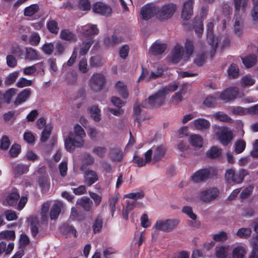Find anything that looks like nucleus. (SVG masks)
<instances>
[{"mask_svg": "<svg viewBox=\"0 0 258 258\" xmlns=\"http://www.w3.org/2000/svg\"><path fill=\"white\" fill-rule=\"evenodd\" d=\"M177 83L174 82L168 85L161 88L158 92L149 97L145 101L146 105L144 107H158L164 104L166 96L169 93L176 90Z\"/></svg>", "mask_w": 258, "mask_h": 258, "instance_id": "nucleus-1", "label": "nucleus"}, {"mask_svg": "<svg viewBox=\"0 0 258 258\" xmlns=\"http://www.w3.org/2000/svg\"><path fill=\"white\" fill-rule=\"evenodd\" d=\"M74 132L76 138L73 139L68 136L64 140L65 148L69 152H73L76 148L83 147L85 144L83 138L86 134L83 127L79 124H76L74 127Z\"/></svg>", "mask_w": 258, "mask_h": 258, "instance_id": "nucleus-2", "label": "nucleus"}, {"mask_svg": "<svg viewBox=\"0 0 258 258\" xmlns=\"http://www.w3.org/2000/svg\"><path fill=\"white\" fill-rule=\"evenodd\" d=\"M185 52H184L182 46L176 44L172 51L170 56V60L174 63H177L181 60L185 61L192 54L194 46L192 42L186 40L185 44Z\"/></svg>", "mask_w": 258, "mask_h": 258, "instance_id": "nucleus-3", "label": "nucleus"}, {"mask_svg": "<svg viewBox=\"0 0 258 258\" xmlns=\"http://www.w3.org/2000/svg\"><path fill=\"white\" fill-rule=\"evenodd\" d=\"M179 223V220L176 219H169L167 220H158L152 228V235H157L156 230L164 232H170L176 228Z\"/></svg>", "mask_w": 258, "mask_h": 258, "instance_id": "nucleus-4", "label": "nucleus"}, {"mask_svg": "<svg viewBox=\"0 0 258 258\" xmlns=\"http://www.w3.org/2000/svg\"><path fill=\"white\" fill-rule=\"evenodd\" d=\"M213 130L214 135L224 145L228 144L233 138L231 131L227 127L215 124L213 126Z\"/></svg>", "mask_w": 258, "mask_h": 258, "instance_id": "nucleus-5", "label": "nucleus"}, {"mask_svg": "<svg viewBox=\"0 0 258 258\" xmlns=\"http://www.w3.org/2000/svg\"><path fill=\"white\" fill-rule=\"evenodd\" d=\"M166 152V148L163 145L153 147L145 153V158L147 161L158 162L164 158Z\"/></svg>", "mask_w": 258, "mask_h": 258, "instance_id": "nucleus-6", "label": "nucleus"}, {"mask_svg": "<svg viewBox=\"0 0 258 258\" xmlns=\"http://www.w3.org/2000/svg\"><path fill=\"white\" fill-rule=\"evenodd\" d=\"M219 190L217 187H210L202 190L198 198L201 201L210 203L218 197Z\"/></svg>", "mask_w": 258, "mask_h": 258, "instance_id": "nucleus-7", "label": "nucleus"}, {"mask_svg": "<svg viewBox=\"0 0 258 258\" xmlns=\"http://www.w3.org/2000/svg\"><path fill=\"white\" fill-rule=\"evenodd\" d=\"M248 174V172L244 169H240L235 173L233 169H227L225 173V178L228 182H233L235 183H241L244 177Z\"/></svg>", "mask_w": 258, "mask_h": 258, "instance_id": "nucleus-8", "label": "nucleus"}, {"mask_svg": "<svg viewBox=\"0 0 258 258\" xmlns=\"http://www.w3.org/2000/svg\"><path fill=\"white\" fill-rule=\"evenodd\" d=\"M76 31L77 33L87 39L91 38L92 40L93 37L97 35L99 32L97 25L91 23L83 26H78Z\"/></svg>", "mask_w": 258, "mask_h": 258, "instance_id": "nucleus-9", "label": "nucleus"}, {"mask_svg": "<svg viewBox=\"0 0 258 258\" xmlns=\"http://www.w3.org/2000/svg\"><path fill=\"white\" fill-rule=\"evenodd\" d=\"M176 9V6L173 4L157 7V18L161 20H168L171 18Z\"/></svg>", "mask_w": 258, "mask_h": 258, "instance_id": "nucleus-10", "label": "nucleus"}, {"mask_svg": "<svg viewBox=\"0 0 258 258\" xmlns=\"http://www.w3.org/2000/svg\"><path fill=\"white\" fill-rule=\"evenodd\" d=\"M105 82L104 76L101 74H94L90 80V87L91 89L98 92L100 91Z\"/></svg>", "mask_w": 258, "mask_h": 258, "instance_id": "nucleus-11", "label": "nucleus"}, {"mask_svg": "<svg viewBox=\"0 0 258 258\" xmlns=\"http://www.w3.org/2000/svg\"><path fill=\"white\" fill-rule=\"evenodd\" d=\"M214 169L212 167L199 170L191 176L193 182L198 183L207 180L211 173H214Z\"/></svg>", "mask_w": 258, "mask_h": 258, "instance_id": "nucleus-12", "label": "nucleus"}, {"mask_svg": "<svg viewBox=\"0 0 258 258\" xmlns=\"http://www.w3.org/2000/svg\"><path fill=\"white\" fill-rule=\"evenodd\" d=\"M140 14L142 18L146 20L155 15L157 17V7L154 4H148L141 8Z\"/></svg>", "mask_w": 258, "mask_h": 258, "instance_id": "nucleus-13", "label": "nucleus"}, {"mask_svg": "<svg viewBox=\"0 0 258 258\" xmlns=\"http://www.w3.org/2000/svg\"><path fill=\"white\" fill-rule=\"evenodd\" d=\"M214 28V24L212 22H209L207 25V41L209 44L211 46L212 51H211V55L212 56L217 48L218 44L217 39L214 36L213 30Z\"/></svg>", "mask_w": 258, "mask_h": 258, "instance_id": "nucleus-14", "label": "nucleus"}, {"mask_svg": "<svg viewBox=\"0 0 258 258\" xmlns=\"http://www.w3.org/2000/svg\"><path fill=\"white\" fill-rule=\"evenodd\" d=\"M239 90L237 87H230L225 90L220 95L221 99L228 101L235 99L238 96Z\"/></svg>", "mask_w": 258, "mask_h": 258, "instance_id": "nucleus-15", "label": "nucleus"}, {"mask_svg": "<svg viewBox=\"0 0 258 258\" xmlns=\"http://www.w3.org/2000/svg\"><path fill=\"white\" fill-rule=\"evenodd\" d=\"M190 125L196 130L203 131L209 128L211 123L209 120L204 118H199L191 122Z\"/></svg>", "mask_w": 258, "mask_h": 258, "instance_id": "nucleus-16", "label": "nucleus"}, {"mask_svg": "<svg viewBox=\"0 0 258 258\" xmlns=\"http://www.w3.org/2000/svg\"><path fill=\"white\" fill-rule=\"evenodd\" d=\"M92 9L94 13L104 16H108L112 12V9L109 6L101 2L96 3L93 6Z\"/></svg>", "mask_w": 258, "mask_h": 258, "instance_id": "nucleus-17", "label": "nucleus"}, {"mask_svg": "<svg viewBox=\"0 0 258 258\" xmlns=\"http://www.w3.org/2000/svg\"><path fill=\"white\" fill-rule=\"evenodd\" d=\"M194 2L192 0H187L183 5L181 18L184 20H188L191 16L193 12Z\"/></svg>", "mask_w": 258, "mask_h": 258, "instance_id": "nucleus-18", "label": "nucleus"}, {"mask_svg": "<svg viewBox=\"0 0 258 258\" xmlns=\"http://www.w3.org/2000/svg\"><path fill=\"white\" fill-rule=\"evenodd\" d=\"M229 245L219 244L215 247V255L217 258H226L229 253Z\"/></svg>", "mask_w": 258, "mask_h": 258, "instance_id": "nucleus-19", "label": "nucleus"}, {"mask_svg": "<svg viewBox=\"0 0 258 258\" xmlns=\"http://www.w3.org/2000/svg\"><path fill=\"white\" fill-rule=\"evenodd\" d=\"M233 2L235 16L240 15V13H244L248 4V0H233Z\"/></svg>", "mask_w": 258, "mask_h": 258, "instance_id": "nucleus-20", "label": "nucleus"}, {"mask_svg": "<svg viewBox=\"0 0 258 258\" xmlns=\"http://www.w3.org/2000/svg\"><path fill=\"white\" fill-rule=\"evenodd\" d=\"M115 91L123 98H127L128 97L127 86L122 81H118L115 83Z\"/></svg>", "mask_w": 258, "mask_h": 258, "instance_id": "nucleus-21", "label": "nucleus"}, {"mask_svg": "<svg viewBox=\"0 0 258 258\" xmlns=\"http://www.w3.org/2000/svg\"><path fill=\"white\" fill-rule=\"evenodd\" d=\"M31 94V91L30 89H24L18 94L14 101V104L17 106L25 102L29 98Z\"/></svg>", "mask_w": 258, "mask_h": 258, "instance_id": "nucleus-22", "label": "nucleus"}, {"mask_svg": "<svg viewBox=\"0 0 258 258\" xmlns=\"http://www.w3.org/2000/svg\"><path fill=\"white\" fill-rule=\"evenodd\" d=\"M166 45L159 41L154 42L150 48V52L156 55L162 53L166 49Z\"/></svg>", "mask_w": 258, "mask_h": 258, "instance_id": "nucleus-23", "label": "nucleus"}, {"mask_svg": "<svg viewBox=\"0 0 258 258\" xmlns=\"http://www.w3.org/2000/svg\"><path fill=\"white\" fill-rule=\"evenodd\" d=\"M234 20L233 32L236 35L239 36L242 34L243 30L242 20L241 16L237 15L236 17L234 15Z\"/></svg>", "mask_w": 258, "mask_h": 258, "instance_id": "nucleus-24", "label": "nucleus"}, {"mask_svg": "<svg viewBox=\"0 0 258 258\" xmlns=\"http://www.w3.org/2000/svg\"><path fill=\"white\" fill-rule=\"evenodd\" d=\"M85 181L89 185H91L98 179L96 172L92 170H88L85 171L84 174Z\"/></svg>", "mask_w": 258, "mask_h": 258, "instance_id": "nucleus-25", "label": "nucleus"}, {"mask_svg": "<svg viewBox=\"0 0 258 258\" xmlns=\"http://www.w3.org/2000/svg\"><path fill=\"white\" fill-rule=\"evenodd\" d=\"M62 207L63 204L59 201L56 202L53 205L50 212V217L51 220L57 218Z\"/></svg>", "mask_w": 258, "mask_h": 258, "instance_id": "nucleus-26", "label": "nucleus"}, {"mask_svg": "<svg viewBox=\"0 0 258 258\" xmlns=\"http://www.w3.org/2000/svg\"><path fill=\"white\" fill-rule=\"evenodd\" d=\"M188 142L194 147L200 148L203 146V139L199 135H191L189 137Z\"/></svg>", "mask_w": 258, "mask_h": 258, "instance_id": "nucleus-27", "label": "nucleus"}, {"mask_svg": "<svg viewBox=\"0 0 258 258\" xmlns=\"http://www.w3.org/2000/svg\"><path fill=\"white\" fill-rule=\"evenodd\" d=\"M20 198L19 194L17 191H14L10 194L6 199L5 205H8L10 206H15L18 202V199Z\"/></svg>", "mask_w": 258, "mask_h": 258, "instance_id": "nucleus-28", "label": "nucleus"}, {"mask_svg": "<svg viewBox=\"0 0 258 258\" xmlns=\"http://www.w3.org/2000/svg\"><path fill=\"white\" fill-rule=\"evenodd\" d=\"M93 43V40L91 38L83 40L82 43L80 45V54L81 55H86L89 51Z\"/></svg>", "mask_w": 258, "mask_h": 258, "instance_id": "nucleus-29", "label": "nucleus"}, {"mask_svg": "<svg viewBox=\"0 0 258 258\" xmlns=\"http://www.w3.org/2000/svg\"><path fill=\"white\" fill-rule=\"evenodd\" d=\"M88 111L92 118L95 121L101 120L100 110L97 106H92L88 108Z\"/></svg>", "mask_w": 258, "mask_h": 258, "instance_id": "nucleus-30", "label": "nucleus"}, {"mask_svg": "<svg viewBox=\"0 0 258 258\" xmlns=\"http://www.w3.org/2000/svg\"><path fill=\"white\" fill-rule=\"evenodd\" d=\"M246 253V248L244 246L238 245L232 251L233 258H243Z\"/></svg>", "mask_w": 258, "mask_h": 258, "instance_id": "nucleus-31", "label": "nucleus"}, {"mask_svg": "<svg viewBox=\"0 0 258 258\" xmlns=\"http://www.w3.org/2000/svg\"><path fill=\"white\" fill-rule=\"evenodd\" d=\"M39 7L37 4H32L25 8L24 10V15L27 17H30L38 12Z\"/></svg>", "mask_w": 258, "mask_h": 258, "instance_id": "nucleus-32", "label": "nucleus"}, {"mask_svg": "<svg viewBox=\"0 0 258 258\" xmlns=\"http://www.w3.org/2000/svg\"><path fill=\"white\" fill-rule=\"evenodd\" d=\"M60 37L67 41H76L77 40L75 34L68 29L62 30L60 32Z\"/></svg>", "mask_w": 258, "mask_h": 258, "instance_id": "nucleus-33", "label": "nucleus"}, {"mask_svg": "<svg viewBox=\"0 0 258 258\" xmlns=\"http://www.w3.org/2000/svg\"><path fill=\"white\" fill-rule=\"evenodd\" d=\"M215 120L222 122H231L232 119L223 112L219 111L213 115Z\"/></svg>", "mask_w": 258, "mask_h": 258, "instance_id": "nucleus-34", "label": "nucleus"}, {"mask_svg": "<svg viewBox=\"0 0 258 258\" xmlns=\"http://www.w3.org/2000/svg\"><path fill=\"white\" fill-rule=\"evenodd\" d=\"M255 83V80L249 75L244 76L240 80V84L243 87L252 86Z\"/></svg>", "mask_w": 258, "mask_h": 258, "instance_id": "nucleus-35", "label": "nucleus"}, {"mask_svg": "<svg viewBox=\"0 0 258 258\" xmlns=\"http://www.w3.org/2000/svg\"><path fill=\"white\" fill-rule=\"evenodd\" d=\"M121 38L112 35L111 37L105 38L104 40V44L108 47L113 46L116 43L121 41Z\"/></svg>", "mask_w": 258, "mask_h": 258, "instance_id": "nucleus-36", "label": "nucleus"}, {"mask_svg": "<svg viewBox=\"0 0 258 258\" xmlns=\"http://www.w3.org/2000/svg\"><path fill=\"white\" fill-rule=\"evenodd\" d=\"M242 62L245 67L247 68L252 67L256 62V56L254 54H251L245 58H242Z\"/></svg>", "mask_w": 258, "mask_h": 258, "instance_id": "nucleus-37", "label": "nucleus"}, {"mask_svg": "<svg viewBox=\"0 0 258 258\" xmlns=\"http://www.w3.org/2000/svg\"><path fill=\"white\" fill-rule=\"evenodd\" d=\"M39 184L43 192H47L50 187V182L47 177L43 176L39 179Z\"/></svg>", "mask_w": 258, "mask_h": 258, "instance_id": "nucleus-38", "label": "nucleus"}, {"mask_svg": "<svg viewBox=\"0 0 258 258\" xmlns=\"http://www.w3.org/2000/svg\"><path fill=\"white\" fill-rule=\"evenodd\" d=\"M25 58L29 60H34L39 59L37 52L36 50L31 47L26 48Z\"/></svg>", "mask_w": 258, "mask_h": 258, "instance_id": "nucleus-39", "label": "nucleus"}, {"mask_svg": "<svg viewBox=\"0 0 258 258\" xmlns=\"http://www.w3.org/2000/svg\"><path fill=\"white\" fill-rule=\"evenodd\" d=\"M231 112L235 115H244L249 114V108H244L241 106L232 107L230 108Z\"/></svg>", "mask_w": 258, "mask_h": 258, "instance_id": "nucleus-40", "label": "nucleus"}, {"mask_svg": "<svg viewBox=\"0 0 258 258\" xmlns=\"http://www.w3.org/2000/svg\"><path fill=\"white\" fill-rule=\"evenodd\" d=\"M78 203L80 204L85 210L89 211L90 210L92 203L87 197H82Z\"/></svg>", "mask_w": 258, "mask_h": 258, "instance_id": "nucleus-41", "label": "nucleus"}, {"mask_svg": "<svg viewBox=\"0 0 258 258\" xmlns=\"http://www.w3.org/2000/svg\"><path fill=\"white\" fill-rule=\"evenodd\" d=\"M251 234V230L249 228H241L238 230L237 236L242 238H247Z\"/></svg>", "mask_w": 258, "mask_h": 258, "instance_id": "nucleus-42", "label": "nucleus"}, {"mask_svg": "<svg viewBox=\"0 0 258 258\" xmlns=\"http://www.w3.org/2000/svg\"><path fill=\"white\" fill-rule=\"evenodd\" d=\"M110 156L111 160L113 161H120L123 158L122 153L118 149L111 150Z\"/></svg>", "mask_w": 258, "mask_h": 258, "instance_id": "nucleus-43", "label": "nucleus"}, {"mask_svg": "<svg viewBox=\"0 0 258 258\" xmlns=\"http://www.w3.org/2000/svg\"><path fill=\"white\" fill-rule=\"evenodd\" d=\"M106 152V148L102 146H95L92 150V152L94 154L101 158H103L105 156Z\"/></svg>", "mask_w": 258, "mask_h": 258, "instance_id": "nucleus-44", "label": "nucleus"}, {"mask_svg": "<svg viewBox=\"0 0 258 258\" xmlns=\"http://www.w3.org/2000/svg\"><path fill=\"white\" fill-rule=\"evenodd\" d=\"M221 154V149L217 146L212 147L208 152L207 156L211 158H215Z\"/></svg>", "mask_w": 258, "mask_h": 258, "instance_id": "nucleus-45", "label": "nucleus"}, {"mask_svg": "<svg viewBox=\"0 0 258 258\" xmlns=\"http://www.w3.org/2000/svg\"><path fill=\"white\" fill-rule=\"evenodd\" d=\"M17 94V90L15 88H10L7 90L4 94L6 102L10 103L13 97Z\"/></svg>", "mask_w": 258, "mask_h": 258, "instance_id": "nucleus-46", "label": "nucleus"}, {"mask_svg": "<svg viewBox=\"0 0 258 258\" xmlns=\"http://www.w3.org/2000/svg\"><path fill=\"white\" fill-rule=\"evenodd\" d=\"M61 230L66 234H72L74 236H76V230L74 227L69 225L68 224H64L62 226Z\"/></svg>", "mask_w": 258, "mask_h": 258, "instance_id": "nucleus-47", "label": "nucleus"}, {"mask_svg": "<svg viewBox=\"0 0 258 258\" xmlns=\"http://www.w3.org/2000/svg\"><path fill=\"white\" fill-rule=\"evenodd\" d=\"M228 76L230 78H236L239 75V69L235 64H232L228 70Z\"/></svg>", "mask_w": 258, "mask_h": 258, "instance_id": "nucleus-48", "label": "nucleus"}, {"mask_svg": "<svg viewBox=\"0 0 258 258\" xmlns=\"http://www.w3.org/2000/svg\"><path fill=\"white\" fill-rule=\"evenodd\" d=\"M51 126L50 125H46L42 132L41 137L40 138V140L41 142H45L46 141L51 134Z\"/></svg>", "mask_w": 258, "mask_h": 258, "instance_id": "nucleus-49", "label": "nucleus"}, {"mask_svg": "<svg viewBox=\"0 0 258 258\" xmlns=\"http://www.w3.org/2000/svg\"><path fill=\"white\" fill-rule=\"evenodd\" d=\"M246 143L242 140H239L235 144V151L237 154L242 153L245 149Z\"/></svg>", "mask_w": 258, "mask_h": 258, "instance_id": "nucleus-50", "label": "nucleus"}, {"mask_svg": "<svg viewBox=\"0 0 258 258\" xmlns=\"http://www.w3.org/2000/svg\"><path fill=\"white\" fill-rule=\"evenodd\" d=\"M182 212L187 215L192 220L197 219V215L194 213L192 208L190 206H184L182 208Z\"/></svg>", "mask_w": 258, "mask_h": 258, "instance_id": "nucleus-51", "label": "nucleus"}, {"mask_svg": "<svg viewBox=\"0 0 258 258\" xmlns=\"http://www.w3.org/2000/svg\"><path fill=\"white\" fill-rule=\"evenodd\" d=\"M40 41V37L38 33L34 32L32 33L29 38V43L30 44L36 46L37 45Z\"/></svg>", "mask_w": 258, "mask_h": 258, "instance_id": "nucleus-52", "label": "nucleus"}, {"mask_svg": "<svg viewBox=\"0 0 258 258\" xmlns=\"http://www.w3.org/2000/svg\"><path fill=\"white\" fill-rule=\"evenodd\" d=\"M184 94L183 91H180L176 93L171 98V102L175 104H178L182 100L183 96Z\"/></svg>", "mask_w": 258, "mask_h": 258, "instance_id": "nucleus-53", "label": "nucleus"}, {"mask_svg": "<svg viewBox=\"0 0 258 258\" xmlns=\"http://www.w3.org/2000/svg\"><path fill=\"white\" fill-rule=\"evenodd\" d=\"M119 198L118 195H114L109 200V207L111 212L112 216H113L115 211V205L118 200Z\"/></svg>", "mask_w": 258, "mask_h": 258, "instance_id": "nucleus-54", "label": "nucleus"}, {"mask_svg": "<svg viewBox=\"0 0 258 258\" xmlns=\"http://www.w3.org/2000/svg\"><path fill=\"white\" fill-rule=\"evenodd\" d=\"M163 73V70L161 68H158V69L151 72L150 75L147 78L148 81L153 79H156L162 76Z\"/></svg>", "mask_w": 258, "mask_h": 258, "instance_id": "nucleus-55", "label": "nucleus"}, {"mask_svg": "<svg viewBox=\"0 0 258 258\" xmlns=\"http://www.w3.org/2000/svg\"><path fill=\"white\" fill-rule=\"evenodd\" d=\"M49 205L48 203L44 204L41 207V216L42 220L47 221L48 218V213L49 209Z\"/></svg>", "mask_w": 258, "mask_h": 258, "instance_id": "nucleus-56", "label": "nucleus"}, {"mask_svg": "<svg viewBox=\"0 0 258 258\" xmlns=\"http://www.w3.org/2000/svg\"><path fill=\"white\" fill-rule=\"evenodd\" d=\"M19 73L18 72H14L10 74L5 80V83L7 85H11L14 83L18 77Z\"/></svg>", "mask_w": 258, "mask_h": 258, "instance_id": "nucleus-57", "label": "nucleus"}, {"mask_svg": "<svg viewBox=\"0 0 258 258\" xmlns=\"http://www.w3.org/2000/svg\"><path fill=\"white\" fill-rule=\"evenodd\" d=\"M89 63L92 67H98L102 64V59L99 56H93L90 58Z\"/></svg>", "mask_w": 258, "mask_h": 258, "instance_id": "nucleus-58", "label": "nucleus"}, {"mask_svg": "<svg viewBox=\"0 0 258 258\" xmlns=\"http://www.w3.org/2000/svg\"><path fill=\"white\" fill-rule=\"evenodd\" d=\"M32 84V81L27 80L25 78H21L17 83V86L19 88L30 86Z\"/></svg>", "mask_w": 258, "mask_h": 258, "instance_id": "nucleus-59", "label": "nucleus"}, {"mask_svg": "<svg viewBox=\"0 0 258 258\" xmlns=\"http://www.w3.org/2000/svg\"><path fill=\"white\" fill-rule=\"evenodd\" d=\"M14 231L6 230L0 233V238L11 240L15 238Z\"/></svg>", "mask_w": 258, "mask_h": 258, "instance_id": "nucleus-60", "label": "nucleus"}, {"mask_svg": "<svg viewBox=\"0 0 258 258\" xmlns=\"http://www.w3.org/2000/svg\"><path fill=\"white\" fill-rule=\"evenodd\" d=\"M43 52L46 54H51L54 50V45L51 43H45L41 48Z\"/></svg>", "mask_w": 258, "mask_h": 258, "instance_id": "nucleus-61", "label": "nucleus"}, {"mask_svg": "<svg viewBox=\"0 0 258 258\" xmlns=\"http://www.w3.org/2000/svg\"><path fill=\"white\" fill-rule=\"evenodd\" d=\"M38 64H35L33 66L26 67L23 69V73L25 75H31L35 73L37 70Z\"/></svg>", "mask_w": 258, "mask_h": 258, "instance_id": "nucleus-62", "label": "nucleus"}, {"mask_svg": "<svg viewBox=\"0 0 258 258\" xmlns=\"http://www.w3.org/2000/svg\"><path fill=\"white\" fill-rule=\"evenodd\" d=\"M47 27L49 31L52 33H57L59 28L57 23L55 21H51L47 24Z\"/></svg>", "mask_w": 258, "mask_h": 258, "instance_id": "nucleus-63", "label": "nucleus"}, {"mask_svg": "<svg viewBox=\"0 0 258 258\" xmlns=\"http://www.w3.org/2000/svg\"><path fill=\"white\" fill-rule=\"evenodd\" d=\"M251 17L253 24L258 23V6H253L251 11Z\"/></svg>", "mask_w": 258, "mask_h": 258, "instance_id": "nucleus-64", "label": "nucleus"}]
</instances>
